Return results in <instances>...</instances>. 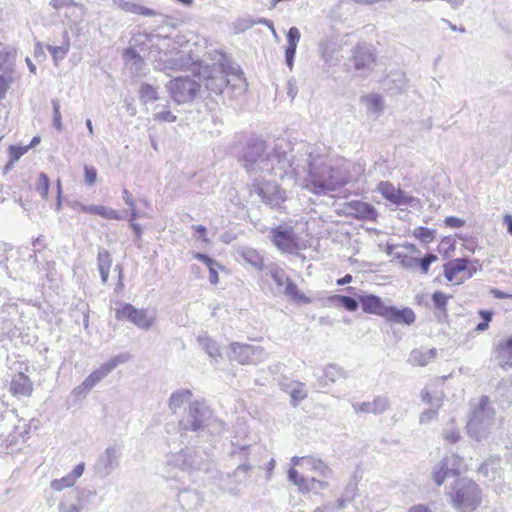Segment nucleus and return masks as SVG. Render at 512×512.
<instances>
[{
  "label": "nucleus",
  "mask_w": 512,
  "mask_h": 512,
  "mask_svg": "<svg viewBox=\"0 0 512 512\" xmlns=\"http://www.w3.org/2000/svg\"><path fill=\"white\" fill-rule=\"evenodd\" d=\"M353 408L356 412L381 415L390 408V401L385 396H378L372 401L354 404Z\"/></svg>",
  "instance_id": "nucleus-22"
},
{
  "label": "nucleus",
  "mask_w": 512,
  "mask_h": 512,
  "mask_svg": "<svg viewBox=\"0 0 512 512\" xmlns=\"http://www.w3.org/2000/svg\"><path fill=\"white\" fill-rule=\"evenodd\" d=\"M192 393L189 389H179L173 392L169 398V409L176 414L186 404L191 403Z\"/></svg>",
  "instance_id": "nucleus-31"
},
{
  "label": "nucleus",
  "mask_w": 512,
  "mask_h": 512,
  "mask_svg": "<svg viewBox=\"0 0 512 512\" xmlns=\"http://www.w3.org/2000/svg\"><path fill=\"white\" fill-rule=\"evenodd\" d=\"M49 185L48 176L45 173H40L36 183V190L43 198L48 196Z\"/></svg>",
  "instance_id": "nucleus-53"
},
{
  "label": "nucleus",
  "mask_w": 512,
  "mask_h": 512,
  "mask_svg": "<svg viewBox=\"0 0 512 512\" xmlns=\"http://www.w3.org/2000/svg\"><path fill=\"white\" fill-rule=\"evenodd\" d=\"M395 258L400 259V263L404 268L414 269L418 267V258L408 255L395 254Z\"/></svg>",
  "instance_id": "nucleus-59"
},
{
  "label": "nucleus",
  "mask_w": 512,
  "mask_h": 512,
  "mask_svg": "<svg viewBox=\"0 0 512 512\" xmlns=\"http://www.w3.org/2000/svg\"><path fill=\"white\" fill-rule=\"evenodd\" d=\"M444 223L447 227L450 228H460L465 225V220L455 216H448L445 218Z\"/></svg>",
  "instance_id": "nucleus-63"
},
{
  "label": "nucleus",
  "mask_w": 512,
  "mask_h": 512,
  "mask_svg": "<svg viewBox=\"0 0 512 512\" xmlns=\"http://www.w3.org/2000/svg\"><path fill=\"white\" fill-rule=\"evenodd\" d=\"M241 254L247 263L251 264L256 269H263L264 259L258 251L252 248H245L242 250Z\"/></svg>",
  "instance_id": "nucleus-42"
},
{
  "label": "nucleus",
  "mask_w": 512,
  "mask_h": 512,
  "mask_svg": "<svg viewBox=\"0 0 512 512\" xmlns=\"http://www.w3.org/2000/svg\"><path fill=\"white\" fill-rule=\"evenodd\" d=\"M446 470H450L451 475H459L462 471L466 470L464 460L456 454L444 457L442 460Z\"/></svg>",
  "instance_id": "nucleus-39"
},
{
  "label": "nucleus",
  "mask_w": 512,
  "mask_h": 512,
  "mask_svg": "<svg viewBox=\"0 0 512 512\" xmlns=\"http://www.w3.org/2000/svg\"><path fill=\"white\" fill-rule=\"evenodd\" d=\"M201 467L202 459L195 451L190 449L181 450L167 457L165 477L184 483L186 477H190L194 471L200 470Z\"/></svg>",
  "instance_id": "nucleus-5"
},
{
  "label": "nucleus",
  "mask_w": 512,
  "mask_h": 512,
  "mask_svg": "<svg viewBox=\"0 0 512 512\" xmlns=\"http://www.w3.org/2000/svg\"><path fill=\"white\" fill-rule=\"evenodd\" d=\"M292 178H305L306 187L316 194L326 195L324 184L327 183L326 164L324 156L315 146L300 143L292 149Z\"/></svg>",
  "instance_id": "nucleus-2"
},
{
  "label": "nucleus",
  "mask_w": 512,
  "mask_h": 512,
  "mask_svg": "<svg viewBox=\"0 0 512 512\" xmlns=\"http://www.w3.org/2000/svg\"><path fill=\"white\" fill-rule=\"evenodd\" d=\"M53 106V126L58 130H62V118L60 113V101L58 99L52 100Z\"/></svg>",
  "instance_id": "nucleus-58"
},
{
  "label": "nucleus",
  "mask_w": 512,
  "mask_h": 512,
  "mask_svg": "<svg viewBox=\"0 0 512 512\" xmlns=\"http://www.w3.org/2000/svg\"><path fill=\"white\" fill-rule=\"evenodd\" d=\"M212 412L204 401L190 403L186 415L179 421V426L184 431H198L208 425Z\"/></svg>",
  "instance_id": "nucleus-7"
},
{
  "label": "nucleus",
  "mask_w": 512,
  "mask_h": 512,
  "mask_svg": "<svg viewBox=\"0 0 512 512\" xmlns=\"http://www.w3.org/2000/svg\"><path fill=\"white\" fill-rule=\"evenodd\" d=\"M415 237L424 243H430L435 237V231L426 227H417L414 231Z\"/></svg>",
  "instance_id": "nucleus-52"
},
{
  "label": "nucleus",
  "mask_w": 512,
  "mask_h": 512,
  "mask_svg": "<svg viewBox=\"0 0 512 512\" xmlns=\"http://www.w3.org/2000/svg\"><path fill=\"white\" fill-rule=\"evenodd\" d=\"M288 480L297 486L301 493H318V490L315 488V478H306L300 475L295 468H290L288 470Z\"/></svg>",
  "instance_id": "nucleus-28"
},
{
  "label": "nucleus",
  "mask_w": 512,
  "mask_h": 512,
  "mask_svg": "<svg viewBox=\"0 0 512 512\" xmlns=\"http://www.w3.org/2000/svg\"><path fill=\"white\" fill-rule=\"evenodd\" d=\"M121 449L117 445H111L99 456L94 471L101 478L107 477L118 466Z\"/></svg>",
  "instance_id": "nucleus-16"
},
{
  "label": "nucleus",
  "mask_w": 512,
  "mask_h": 512,
  "mask_svg": "<svg viewBox=\"0 0 512 512\" xmlns=\"http://www.w3.org/2000/svg\"><path fill=\"white\" fill-rule=\"evenodd\" d=\"M128 358L129 357L126 354H120L103 363L98 369L94 370L85 378V387H90L92 389L97 383L109 375L119 364L125 363Z\"/></svg>",
  "instance_id": "nucleus-17"
},
{
  "label": "nucleus",
  "mask_w": 512,
  "mask_h": 512,
  "mask_svg": "<svg viewBox=\"0 0 512 512\" xmlns=\"http://www.w3.org/2000/svg\"><path fill=\"white\" fill-rule=\"evenodd\" d=\"M264 163V173L274 174L280 178H292V155L281 145H276L272 152H268V160H262Z\"/></svg>",
  "instance_id": "nucleus-8"
},
{
  "label": "nucleus",
  "mask_w": 512,
  "mask_h": 512,
  "mask_svg": "<svg viewBox=\"0 0 512 512\" xmlns=\"http://www.w3.org/2000/svg\"><path fill=\"white\" fill-rule=\"evenodd\" d=\"M199 345L206 351L210 358L217 360L221 357V352L218 344L210 338L206 333H203L197 338Z\"/></svg>",
  "instance_id": "nucleus-35"
},
{
  "label": "nucleus",
  "mask_w": 512,
  "mask_h": 512,
  "mask_svg": "<svg viewBox=\"0 0 512 512\" xmlns=\"http://www.w3.org/2000/svg\"><path fill=\"white\" fill-rule=\"evenodd\" d=\"M288 45L286 49H289L290 54L292 50L297 49L298 42L300 40V31L296 27H291L287 33Z\"/></svg>",
  "instance_id": "nucleus-51"
},
{
  "label": "nucleus",
  "mask_w": 512,
  "mask_h": 512,
  "mask_svg": "<svg viewBox=\"0 0 512 512\" xmlns=\"http://www.w3.org/2000/svg\"><path fill=\"white\" fill-rule=\"evenodd\" d=\"M254 187L263 202L272 208L280 207L287 199L286 192L275 182L256 181Z\"/></svg>",
  "instance_id": "nucleus-14"
},
{
  "label": "nucleus",
  "mask_w": 512,
  "mask_h": 512,
  "mask_svg": "<svg viewBox=\"0 0 512 512\" xmlns=\"http://www.w3.org/2000/svg\"><path fill=\"white\" fill-rule=\"evenodd\" d=\"M452 476L450 470H446L442 461H439L432 470V479L437 486L443 485L446 478Z\"/></svg>",
  "instance_id": "nucleus-45"
},
{
  "label": "nucleus",
  "mask_w": 512,
  "mask_h": 512,
  "mask_svg": "<svg viewBox=\"0 0 512 512\" xmlns=\"http://www.w3.org/2000/svg\"><path fill=\"white\" fill-rule=\"evenodd\" d=\"M305 463L310 471L316 472L322 477L327 478L331 474V469L319 458L309 456L305 459Z\"/></svg>",
  "instance_id": "nucleus-41"
},
{
  "label": "nucleus",
  "mask_w": 512,
  "mask_h": 512,
  "mask_svg": "<svg viewBox=\"0 0 512 512\" xmlns=\"http://www.w3.org/2000/svg\"><path fill=\"white\" fill-rule=\"evenodd\" d=\"M271 241L282 252L292 253L296 250L295 235L291 228L276 227L271 230Z\"/></svg>",
  "instance_id": "nucleus-18"
},
{
  "label": "nucleus",
  "mask_w": 512,
  "mask_h": 512,
  "mask_svg": "<svg viewBox=\"0 0 512 512\" xmlns=\"http://www.w3.org/2000/svg\"><path fill=\"white\" fill-rule=\"evenodd\" d=\"M153 57L155 68L165 72L167 75H170V71L190 69L192 65V72L204 83L206 89L214 94H221L224 88L231 84V81H234L232 87L238 88L241 91L244 90L246 85L242 72H229V67L225 64L226 59L223 54H220L217 62H214L212 65L201 62L191 63L190 58L185 57L180 52L176 53L173 57H168L166 53L159 55V57Z\"/></svg>",
  "instance_id": "nucleus-1"
},
{
  "label": "nucleus",
  "mask_w": 512,
  "mask_h": 512,
  "mask_svg": "<svg viewBox=\"0 0 512 512\" xmlns=\"http://www.w3.org/2000/svg\"><path fill=\"white\" fill-rule=\"evenodd\" d=\"M291 402L293 406H297L299 402L307 397V390L303 383H296L290 391Z\"/></svg>",
  "instance_id": "nucleus-47"
},
{
  "label": "nucleus",
  "mask_w": 512,
  "mask_h": 512,
  "mask_svg": "<svg viewBox=\"0 0 512 512\" xmlns=\"http://www.w3.org/2000/svg\"><path fill=\"white\" fill-rule=\"evenodd\" d=\"M324 376L328 381L334 383L344 376V372L342 368L338 367L337 365L331 364L325 368Z\"/></svg>",
  "instance_id": "nucleus-50"
},
{
  "label": "nucleus",
  "mask_w": 512,
  "mask_h": 512,
  "mask_svg": "<svg viewBox=\"0 0 512 512\" xmlns=\"http://www.w3.org/2000/svg\"><path fill=\"white\" fill-rule=\"evenodd\" d=\"M478 472L483 477L489 480H496L501 478V460L500 458H491L485 461L478 469Z\"/></svg>",
  "instance_id": "nucleus-32"
},
{
  "label": "nucleus",
  "mask_w": 512,
  "mask_h": 512,
  "mask_svg": "<svg viewBox=\"0 0 512 512\" xmlns=\"http://www.w3.org/2000/svg\"><path fill=\"white\" fill-rule=\"evenodd\" d=\"M447 296L442 292H435L432 295V300L436 308L444 310L447 305Z\"/></svg>",
  "instance_id": "nucleus-61"
},
{
  "label": "nucleus",
  "mask_w": 512,
  "mask_h": 512,
  "mask_svg": "<svg viewBox=\"0 0 512 512\" xmlns=\"http://www.w3.org/2000/svg\"><path fill=\"white\" fill-rule=\"evenodd\" d=\"M353 66L359 71H370L376 56L373 49L365 44H358L353 54Z\"/></svg>",
  "instance_id": "nucleus-19"
},
{
  "label": "nucleus",
  "mask_w": 512,
  "mask_h": 512,
  "mask_svg": "<svg viewBox=\"0 0 512 512\" xmlns=\"http://www.w3.org/2000/svg\"><path fill=\"white\" fill-rule=\"evenodd\" d=\"M256 23L266 24V25H268V26H270L272 28L273 32H275L272 23L269 22L268 20H266V19H259L258 21H254L250 17L238 18L236 21L233 22L232 27H233L234 32L236 34H239V33H243L246 30L252 28L253 25L256 24Z\"/></svg>",
  "instance_id": "nucleus-36"
},
{
  "label": "nucleus",
  "mask_w": 512,
  "mask_h": 512,
  "mask_svg": "<svg viewBox=\"0 0 512 512\" xmlns=\"http://www.w3.org/2000/svg\"><path fill=\"white\" fill-rule=\"evenodd\" d=\"M269 273L271 278L278 287L284 288L286 283L290 280L289 276L285 273V271L276 265H272L269 267Z\"/></svg>",
  "instance_id": "nucleus-46"
},
{
  "label": "nucleus",
  "mask_w": 512,
  "mask_h": 512,
  "mask_svg": "<svg viewBox=\"0 0 512 512\" xmlns=\"http://www.w3.org/2000/svg\"><path fill=\"white\" fill-rule=\"evenodd\" d=\"M377 191L389 202L397 206H410L415 207L418 205L419 200L405 191L396 188L388 181H382L377 185Z\"/></svg>",
  "instance_id": "nucleus-15"
},
{
  "label": "nucleus",
  "mask_w": 512,
  "mask_h": 512,
  "mask_svg": "<svg viewBox=\"0 0 512 512\" xmlns=\"http://www.w3.org/2000/svg\"><path fill=\"white\" fill-rule=\"evenodd\" d=\"M95 495V491L89 489H73L61 497L58 503V512H83Z\"/></svg>",
  "instance_id": "nucleus-11"
},
{
  "label": "nucleus",
  "mask_w": 512,
  "mask_h": 512,
  "mask_svg": "<svg viewBox=\"0 0 512 512\" xmlns=\"http://www.w3.org/2000/svg\"><path fill=\"white\" fill-rule=\"evenodd\" d=\"M364 171V165L359 162H347L342 168L336 170L329 165V168H325V173H327V183L324 184L326 194L338 191L345 184L358 181Z\"/></svg>",
  "instance_id": "nucleus-6"
},
{
  "label": "nucleus",
  "mask_w": 512,
  "mask_h": 512,
  "mask_svg": "<svg viewBox=\"0 0 512 512\" xmlns=\"http://www.w3.org/2000/svg\"><path fill=\"white\" fill-rule=\"evenodd\" d=\"M70 49V40L68 36V32H64V41L60 46L48 45L47 50L52 55L54 61L57 63L60 60H63L67 55Z\"/></svg>",
  "instance_id": "nucleus-40"
},
{
  "label": "nucleus",
  "mask_w": 512,
  "mask_h": 512,
  "mask_svg": "<svg viewBox=\"0 0 512 512\" xmlns=\"http://www.w3.org/2000/svg\"><path fill=\"white\" fill-rule=\"evenodd\" d=\"M347 215L353 216L359 220H375L377 211L369 203L362 201H350L346 204Z\"/></svg>",
  "instance_id": "nucleus-21"
},
{
  "label": "nucleus",
  "mask_w": 512,
  "mask_h": 512,
  "mask_svg": "<svg viewBox=\"0 0 512 512\" xmlns=\"http://www.w3.org/2000/svg\"><path fill=\"white\" fill-rule=\"evenodd\" d=\"M98 270H110L112 266V257L108 250L99 248L97 254Z\"/></svg>",
  "instance_id": "nucleus-48"
},
{
  "label": "nucleus",
  "mask_w": 512,
  "mask_h": 512,
  "mask_svg": "<svg viewBox=\"0 0 512 512\" xmlns=\"http://www.w3.org/2000/svg\"><path fill=\"white\" fill-rule=\"evenodd\" d=\"M446 496L457 512H474L482 504L483 491L472 479L459 477L447 487Z\"/></svg>",
  "instance_id": "nucleus-3"
},
{
  "label": "nucleus",
  "mask_w": 512,
  "mask_h": 512,
  "mask_svg": "<svg viewBox=\"0 0 512 512\" xmlns=\"http://www.w3.org/2000/svg\"><path fill=\"white\" fill-rule=\"evenodd\" d=\"M436 356V348H416L411 351L408 358V362L413 366H426L427 364L432 362L436 358Z\"/></svg>",
  "instance_id": "nucleus-29"
},
{
  "label": "nucleus",
  "mask_w": 512,
  "mask_h": 512,
  "mask_svg": "<svg viewBox=\"0 0 512 512\" xmlns=\"http://www.w3.org/2000/svg\"><path fill=\"white\" fill-rule=\"evenodd\" d=\"M478 314L483 321L476 326L475 330L477 332H484L489 328V322L492 320L493 313L488 310H480Z\"/></svg>",
  "instance_id": "nucleus-56"
},
{
  "label": "nucleus",
  "mask_w": 512,
  "mask_h": 512,
  "mask_svg": "<svg viewBox=\"0 0 512 512\" xmlns=\"http://www.w3.org/2000/svg\"><path fill=\"white\" fill-rule=\"evenodd\" d=\"M194 258L203 262L209 269V281L211 284H217L219 282L218 271L220 265L209 256L202 253H195Z\"/></svg>",
  "instance_id": "nucleus-37"
},
{
  "label": "nucleus",
  "mask_w": 512,
  "mask_h": 512,
  "mask_svg": "<svg viewBox=\"0 0 512 512\" xmlns=\"http://www.w3.org/2000/svg\"><path fill=\"white\" fill-rule=\"evenodd\" d=\"M30 149V146H15L11 145L9 147V156H10V163L14 164L16 161H18L22 155H24L28 150Z\"/></svg>",
  "instance_id": "nucleus-54"
},
{
  "label": "nucleus",
  "mask_w": 512,
  "mask_h": 512,
  "mask_svg": "<svg viewBox=\"0 0 512 512\" xmlns=\"http://www.w3.org/2000/svg\"><path fill=\"white\" fill-rule=\"evenodd\" d=\"M331 300L339 301L341 305L350 312H355L358 309L360 303L352 297L343 295H334L331 297Z\"/></svg>",
  "instance_id": "nucleus-49"
},
{
  "label": "nucleus",
  "mask_w": 512,
  "mask_h": 512,
  "mask_svg": "<svg viewBox=\"0 0 512 512\" xmlns=\"http://www.w3.org/2000/svg\"><path fill=\"white\" fill-rule=\"evenodd\" d=\"M11 57L12 54L9 51V48L6 45L0 43V69L9 64Z\"/></svg>",
  "instance_id": "nucleus-62"
},
{
  "label": "nucleus",
  "mask_w": 512,
  "mask_h": 512,
  "mask_svg": "<svg viewBox=\"0 0 512 512\" xmlns=\"http://www.w3.org/2000/svg\"><path fill=\"white\" fill-rule=\"evenodd\" d=\"M114 6L117 8L129 12L136 15H143L148 17H153L156 15V12L150 8L144 7L142 5L132 3L125 0H112Z\"/></svg>",
  "instance_id": "nucleus-33"
},
{
  "label": "nucleus",
  "mask_w": 512,
  "mask_h": 512,
  "mask_svg": "<svg viewBox=\"0 0 512 512\" xmlns=\"http://www.w3.org/2000/svg\"><path fill=\"white\" fill-rule=\"evenodd\" d=\"M123 57L125 59L126 67L130 69L133 74H139L142 70L144 61L136 50L134 48H127L124 51Z\"/></svg>",
  "instance_id": "nucleus-34"
},
{
  "label": "nucleus",
  "mask_w": 512,
  "mask_h": 512,
  "mask_svg": "<svg viewBox=\"0 0 512 512\" xmlns=\"http://www.w3.org/2000/svg\"><path fill=\"white\" fill-rule=\"evenodd\" d=\"M267 356L264 348L257 345L241 344L234 342L230 344L229 357L242 365L257 364Z\"/></svg>",
  "instance_id": "nucleus-12"
},
{
  "label": "nucleus",
  "mask_w": 512,
  "mask_h": 512,
  "mask_svg": "<svg viewBox=\"0 0 512 512\" xmlns=\"http://www.w3.org/2000/svg\"><path fill=\"white\" fill-rule=\"evenodd\" d=\"M384 318L398 324L411 325L415 322L416 316L414 311L408 307L398 309L394 306H388Z\"/></svg>",
  "instance_id": "nucleus-26"
},
{
  "label": "nucleus",
  "mask_w": 512,
  "mask_h": 512,
  "mask_svg": "<svg viewBox=\"0 0 512 512\" xmlns=\"http://www.w3.org/2000/svg\"><path fill=\"white\" fill-rule=\"evenodd\" d=\"M283 294L297 303H310L311 300L303 292H301L297 285L290 279L283 288Z\"/></svg>",
  "instance_id": "nucleus-38"
},
{
  "label": "nucleus",
  "mask_w": 512,
  "mask_h": 512,
  "mask_svg": "<svg viewBox=\"0 0 512 512\" xmlns=\"http://www.w3.org/2000/svg\"><path fill=\"white\" fill-rule=\"evenodd\" d=\"M200 88V83L187 77H178L166 84V89L177 104L194 100L200 92Z\"/></svg>",
  "instance_id": "nucleus-9"
},
{
  "label": "nucleus",
  "mask_w": 512,
  "mask_h": 512,
  "mask_svg": "<svg viewBox=\"0 0 512 512\" xmlns=\"http://www.w3.org/2000/svg\"><path fill=\"white\" fill-rule=\"evenodd\" d=\"M153 119L158 122L173 123L177 120V116L167 106L157 105Z\"/></svg>",
  "instance_id": "nucleus-44"
},
{
  "label": "nucleus",
  "mask_w": 512,
  "mask_h": 512,
  "mask_svg": "<svg viewBox=\"0 0 512 512\" xmlns=\"http://www.w3.org/2000/svg\"><path fill=\"white\" fill-rule=\"evenodd\" d=\"M365 313L374 314L384 318L388 306L376 295H362L358 297Z\"/></svg>",
  "instance_id": "nucleus-25"
},
{
  "label": "nucleus",
  "mask_w": 512,
  "mask_h": 512,
  "mask_svg": "<svg viewBox=\"0 0 512 512\" xmlns=\"http://www.w3.org/2000/svg\"><path fill=\"white\" fill-rule=\"evenodd\" d=\"M244 168L248 173L264 172L265 165L262 160H268L266 144L263 141H255L248 144L243 150Z\"/></svg>",
  "instance_id": "nucleus-13"
},
{
  "label": "nucleus",
  "mask_w": 512,
  "mask_h": 512,
  "mask_svg": "<svg viewBox=\"0 0 512 512\" xmlns=\"http://www.w3.org/2000/svg\"><path fill=\"white\" fill-rule=\"evenodd\" d=\"M495 426V410L487 396L471 404V413L467 422V431L476 441L486 439Z\"/></svg>",
  "instance_id": "nucleus-4"
},
{
  "label": "nucleus",
  "mask_w": 512,
  "mask_h": 512,
  "mask_svg": "<svg viewBox=\"0 0 512 512\" xmlns=\"http://www.w3.org/2000/svg\"><path fill=\"white\" fill-rule=\"evenodd\" d=\"M84 213L98 215L107 220H122L124 217L116 210L103 205H81Z\"/></svg>",
  "instance_id": "nucleus-30"
},
{
  "label": "nucleus",
  "mask_w": 512,
  "mask_h": 512,
  "mask_svg": "<svg viewBox=\"0 0 512 512\" xmlns=\"http://www.w3.org/2000/svg\"><path fill=\"white\" fill-rule=\"evenodd\" d=\"M85 470V463L81 462L74 467V469L67 475L59 479H54L50 483V487L57 492L66 488L73 487L77 480L83 475Z\"/></svg>",
  "instance_id": "nucleus-23"
},
{
  "label": "nucleus",
  "mask_w": 512,
  "mask_h": 512,
  "mask_svg": "<svg viewBox=\"0 0 512 512\" xmlns=\"http://www.w3.org/2000/svg\"><path fill=\"white\" fill-rule=\"evenodd\" d=\"M50 5L54 9L59 10L64 7L76 6L77 4L74 2V0H50Z\"/></svg>",
  "instance_id": "nucleus-64"
},
{
  "label": "nucleus",
  "mask_w": 512,
  "mask_h": 512,
  "mask_svg": "<svg viewBox=\"0 0 512 512\" xmlns=\"http://www.w3.org/2000/svg\"><path fill=\"white\" fill-rule=\"evenodd\" d=\"M468 260L465 258L455 259L444 265V276L450 282L461 284L471 277V273L463 274L467 270Z\"/></svg>",
  "instance_id": "nucleus-20"
},
{
  "label": "nucleus",
  "mask_w": 512,
  "mask_h": 512,
  "mask_svg": "<svg viewBox=\"0 0 512 512\" xmlns=\"http://www.w3.org/2000/svg\"><path fill=\"white\" fill-rule=\"evenodd\" d=\"M139 98L144 104L157 101L159 99L158 88L147 83L142 84L139 90Z\"/></svg>",
  "instance_id": "nucleus-43"
},
{
  "label": "nucleus",
  "mask_w": 512,
  "mask_h": 512,
  "mask_svg": "<svg viewBox=\"0 0 512 512\" xmlns=\"http://www.w3.org/2000/svg\"><path fill=\"white\" fill-rule=\"evenodd\" d=\"M116 318L118 320L128 319L138 328L143 330L150 329L155 320L156 312L148 309H137L131 304H121L116 310Z\"/></svg>",
  "instance_id": "nucleus-10"
},
{
  "label": "nucleus",
  "mask_w": 512,
  "mask_h": 512,
  "mask_svg": "<svg viewBox=\"0 0 512 512\" xmlns=\"http://www.w3.org/2000/svg\"><path fill=\"white\" fill-rule=\"evenodd\" d=\"M437 260L438 257L435 254L428 253L423 258H418V267L421 269L423 274H427L430 265Z\"/></svg>",
  "instance_id": "nucleus-57"
},
{
  "label": "nucleus",
  "mask_w": 512,
  "mask_h": 512,
  "mask_svg": "<svg viewBox=\"0 0 512 512\" xmlns=\"http://www.w3.org/2000/svg\"><path fill=\"white\" fill-rule=\"evenodd\" d=\"M367 106L373 113H379L383 108V101L379 95H370L366 98Z\"/></svg>",
  "instance_id": "nucleus-55"
},
{
  "label": "nucleus",
  "mask_w": 512,
  "mask_h": 512,
  "mask_svg": "<svg viewBox=\"0 0 512 512\" xmlns=\"http://www.w3.org/2000/svg\"><path fill=\"white\" fill-rule=\"evenodd\" d=\"M9 390L13 396L30 397L33 391V383L28 376L20 372L13 376Z\"/></svg>",
  "instance_id": "nucleus-24"
},
{
  "label": "nucleus",
  "mask_w": 512,
  "mask_h": 512,
  "mask_svg": "<svg viewBox=\"0 0 512 512\" xmlns=\"http://www.w3.org/2000/svg\"><path fill=\"white\" fill-rule=\"evenodd\" d=\"M494 357L499 366L503 368L512 366V336L497 343Z\"/></svg>",
  "instance_id": "nucleus-27"
},
{
  "label": "nucleus",
  "mask_w": 512,
  "mask_h": 512,
  "mask_svg": "<svg viewBox=\"0 0 512 512\" xmlns=\"http://www.w3.org/2000/svg\"><path fill=\"white\" fill-rule=\"evenodd\" d=\"M85 183L89 186L93 185L97 179V170L92 166L84 167Z\"/></svg>",
  "instance_id": "nucleus-60"
}]
</instances>
